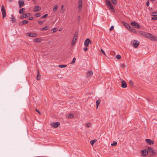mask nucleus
<instances>
[{
    "label": "nucleus",
    "instance_id": "obj_9",
    "mask_svg": "<svg viewBox=\"0 0 157 157\" xmlns=\"http://www.w3.org/2000/svg\"><path fill=\"white\" fill-rule=\"evenodd\" d=\"M27 35L30 37H35L37 36V34L33 33H27Z\"/></svg>",
    "mask_w": 157,
    "mask_h": 157
},
{
    "label": "nucleus",
    "instance_id": "obj_19",
    "mask_svg": "<svg viewBox=\"0 0 157 157\" xmlns=\"http://www.w3.org/2000/svg\"><path fill=\"white\" fill-rule=\"evenodd\" d=\"M93 75V72L92 71H88L87 73V77H89Z\"/></svg>",
    "mask_w": 157,
    "mask_h": 157
},
{
    "label": "nucleus",
    "instance_id": "obj_42",
    "mask_svg": "<svg viewBox=\"0 0 157 157\" xmlns=\"http://www.w3.org/2000/svg\"><path fill=\"white\" fill-rule=\"evenodd\" d=\"M157 19V17L156 16L153 17L152 18V20H155Z\"/></svg>",
    "mask_w": 157,
    "mask_h": 157
},
{
    "label": "nucleus",
    "instance_id": "obj_31",
    "mask_svg": "<svg viewBox=\"0 0 157 157\" xmlns=\"http://www.w3.org/2000/svg\"><path fill=\"white\" fill-rule=\"evenodd\" d=\"M74 115L72 114H70L67 116V117L69 118H71L74 117Z\"/></svg>",
    "mask_w": 157,
    "mask_h": 157
},
{
    "label": "nucleus",
    "instance_id": "obj_17",
    "mask_svg": "<svg viewBox=\"0 0 157 157\" xmlns=\"http://www.w3.org/2000/svg\"><path fill=\"white\" fill-rule=\"evenodd\" d=\"M29 21L27 20H24L20 22L19 23V25H25L28 23Z\"/></svg>",
    "mask_w": 157,
    "mask_h": 157
},
{
    "label": "nucleus",
    "instance_id": "obj_24",
    "mask_svg": "<svg viewBox=\"0 0 157 157\" xmlns=\"http://www.w3.org/2000/svg\"><path fill=\"white\" fill-rule=\"evenodd\" d=\"M58 6L56 4L55 5L53 8V11H56L58 8Z\"/></svg>",
    "mask_w": 157,
    "mask_h": 157
},
{
    "label": "nucleus",
    "instance_id": "obj_45",
    "mask_svg": "<svg viewBox=\"0 0 157 157\" xmlns=\"http://www.w3.org/2000/svg\"><path fill=\"white\" fill-rule=\"evenodd\" d=\"M86 125L88 127H89L90 126L91 124L90 123H88L86 124Z\"/></svg>",
    "mask_w": 157,
    "mask_h": 157
},
{
    "label": "nucleus",
    "instance_id": "obj_43",
    "mask_svg": "<svg viewBox=\"0 0 157 157\" xmlns=\"http://www.w3.org/2000/svg\"><path fill=\"white\" fill-rule=\"evenodd\" d=\"M101 51L104 54V55L105 56H106V54H105V53L104 51V50L102 49H101Z\"/></svg>",
    "mask_w": 157,
    "mask_h": 157
},
{
    "label": "nucleus",
    "instance_id": "obj_37",
    "mask_svg": "<svg viewBox=\"0 0 157 157\" xmlns=\"http://www.w3.org/2000/svg\"><path fill=\"white\" fill-rule=\"evenodd\" d=\"M75 60H76V58L75 57L73 59L71 63V64H73V63H74L75 62Z\"/></svg>",
    "mask_w": 157,
    "mask_h": 157
},
{
    "label": "nucleus",
    "instance_id": "obj_2",
    "mask_svg": "<svg viewBox=\"0 0 157 157\" xmlns=\"http://www.w3.org/2000/svg\"><path fill=\"white\" fill-rule=\"evenodd\" d=\"M123 25L124 26L128 29L131 31L132 32H135V29L132 28L130 25H129V24L124 22H123Z\"/></svg>",
    "mask_w": 157,
    "mask_h": 157
},
{
    "label": "nucleus",
    "instance_id": "obj_51",
    "mask_svg": "<svg viewBox=\"0 0 157 157\" xmlns=\"http://www.w3.org/2000/svg\"><path fill=\"white\" fill-rule=\"evenodd\" d=\"M36 112H37L39 113L40 114V112L38 110H37V109H36Z\"/></svg>",
    "mask_w": 157,
    "mask_h": 157
},
{
    "label": "nucleus",
    "instance_id": "obj_13",
    "mask_svg": "<svg viewBox=\"0 0 157 157\" xmlns=\"http://www.w3.org/2000/svg\"><path fill=\"white\" fill-rule=\"evenodd\" d=\"M82 7V0H78V9L79 10H81Z\"/></svg>",
    "mask_w": 157,
    "mask_h": 157
},
{
    "label": "nucleus",
    "instance_id": "obj_36",
    "mask_svg": "<svg viewBox=\"0 0 157 157\" xmlns=\"http://www.w3.org/2000/svg\"><path fill=\"white\" fill-rule=\"evenodd\" d=\"M129 83L130 86H133V83L132 80H130L129 81Z\"/></svg>",
    "mask_w": 157,
    "mask_h": 157
},
{
    "label": "nucleus",
    "instance_id": "obj_40",
    "mask_svg": "<svg viewBox=\"0 0 157 157\" xmlns=\"http://www.w3.org/2000/svg\"><path fill=\"white\" fill-rule=\"evenodd\" d=\"M48 15V14H45V15H44L43 16L41 17H40L41 19H43L44 18L46 17H47V16Z\"/></svg>",
    "mask_w": 157,
    "mask_h": 157
},
{
    "label": "nucleus",
    "instance_id": "obj_12",
    "mask_svg": "<svg viewBox=\"0 0 157 157\" xmlns=\"http://www.w3.org/2000/svg\"><path fill=\"white\" fill-rule=\"evenodd\" d=\"M145 140L146 143L149 145H152L154 144V141L151 139H146Z\"/></svg>",
    "mask_w": 157,
    "mask_h": 157
},
{
    "label": "nucleus",
    "instance_id": "obj_23",
    "mask_svg": "<svg viewBox=\"0 0 157 157\" xmlns=\"http://www.w3.org/2000/svg\"><path fill=\"white\" fill-rule=\"evenodd\" d=\"M76 40H77V39L75 38H73L72 40V43H71V44L72 45H75V44L76 41Z\"/></svg>",
    "mask_w": 157,
    "mask_h": 157
},
{
    "label": "nucleus",
    "instance_id": "obj_22",
    "mask_svg": "<svg viewBox=\"0 0 157 157\" xmlns=\"http://www.w3.org/2000/svg\"><path fill=\"white\" fill-rule=\"evenodd\" d=\"M41 78V76L40 75L39 72L38 71H37V78L36 80H39Z\"/></svg>",
    "mask_w": 157,
    "mask_h": 157
},
{
    "label": "nucleus",
    "instance_id": "obj_55",
    "mask_svg": "<svg viewBox=\"0 0 157 157\" xmlns=\"http://www.w3.org/2000/svg\"><path fill=\"white\" fill-rule=\"evenodd\" d=\"M152 1H155V0H151Z\"/></svg>",
    "mask_w": 157,
    "mask_h": 157
},
{
    "label": "nucleus",
    "instance_id": "obj_28",
    "mask_svg": "<svg viewBox=\"0 0 157 157\" xmlns=\"http://www.w3.org/2000/svg\"><path fill=\"white\" fill-rule=\"evenodd\" d=\"M78 32H76L75 33V34H74V36L73 38H75L77 39V36H78Z\"/></svg>",
    "mask_w": 157,
    "mask_h": 157
},
{
    "label": "nucleus",
    "instance_id": "obj_50",
    "mask_svg": "<svg viewBox=\"0 0 157 157\" xmlns=\"http://www.w3.org/2000/svg\"><path fill=\"white\" fill-rule=\"evenodd\" d=\"M114 28V26H111V27L110 28V29H109V31H111Z\"/></svg>",
    "mask_w": 157,
    "mask_h": 157
},
{
    "label": "nucleus",
    "instance_id": "obj_16",
    "mask_svg": "<svg viewBox=\"0 0 157 157\" xmlns=\"http://www.w3.org/2000/svg\"><path fill=\"white\" fill-rule=\"evenodd\" d=\"M121 87L123 88H125L127 87V83L124 80H123L121 82Z\"/></svg>",
    "mask_w": 157,
    "mask_h": 157
},
{
    "label": "nucleus",
    "instance_id": "obj_52",
    "mask_svg": "<svg viewBox=\"0 0 157 157\" xmlns=\"http://www.w3.org/2000/svg\"><path fill=\"white\" fill-rule=\"evenodd\" d=\"M9 2H11L12 1V0H8Z\"/></svg>",
    "mask_w": 157,
    "mask_h": 157
},
{
    "label": "nucleus",
    "instance_id": "obj_29",
    "mask_svg": "<svg viewBox=\"0 0 157 157\" xmlns=\"http://www.w3.org/2000/svg\"><path fill=\"white\" fill-rule=\"evenodd\" d=\"M12 21L13 23H14L16 21V19L15 17L13 16V15H12Z\"/></svg>",
    "mask_w": 157,
    "mask_h": 157
},
{
    "label": "nucleus",
    "instance_id": "obj_53",
    "mask_svg": "<svg viewBox=\"0 0 157 157\" xmlns=\"http://www.w3.org/2000/svg\"><path fill=\"white\" fill-rule=\"evenodd\" d=\"M89 44H92V42H91V41H90V43H89Z\"/></svg>",
    "mask_w": 157,
    "mask_h": 157
},
{
    "label": "nucleus",
    "instance_id": "obj_7",
    "mask_svg": "<svg viewBox=\"0 0 157 157\" xmlns=\"http://www.w3.org/2000/svg\"><path fill=\"white\" fill-rule=\"evenodd\" d=\"M60 125V123L58 122H52L51 124V126L54 128H57Z\"/></svg>",
    "mask_w": 157,
    "mask_h": 157
},
{
    "label": "nucleus",
    "instance_id": "obj_26",
    "mask_svg": "<svg viewBox=\"0 0 157 157\" xmlns=\"http://www.w3.org/2000/svg\"><path fill=\"white\" fill-rule=\"evenodd\" d=\"M67 66V65L60 64L58 66V67L59 68H63L66 67Z\"/></svg>",
    "mask_w": 157,
    "mask_h": 157
},
{
    "label": "nucleus",
    "instance_id": "obj_1",
    "mask_svg": "<svg viewBox=\"0 0 157 157\" xmlns=\"http://www.w3.org/2000/svg\"><path fill=\"white\" fill-rule=\"evenodd\" d=\"M139 33L145 37L149 38L151 40L155 41H157V37L155 36L154 35L150 33H145L143 31H140Z\"/></svg>",
    "mask_w": 157,
    "mask_h": 157
},
{
    "label": "nucleus",
    "instance_id": "obj_47",
    "mask_svg": "<svg viewBox=\"0 0 157 157\" xmlns=\"http://www.w3.org/2000/svg\"><path fill=\"white\" fill-rule=\"evenodd\" d=\"M83 50L84 51L86 52L88 50V48H87V47H86L83 48Z\"/></svg>",
    "mask_w": 157,
    "mask_h": 157
},
{
    "label": "nucleus",
    "instance_id": "obj_20",
    "mask_svg": "<svg viewBox=\"0 0 157 157\" xmlns=\"http://www.w3.org/2000/svg\"><path fill=\"white\" fill-rule=\"evenodd\" d=\"M26 10V9L25 8H22L21 9H20L19 10V13L20 14H23L25 12L24 11V10Z\"/></svg>",
    "mask_w": 157,
    "mask_h": 157
},
{
    "label": "nucleus",
    "instance_id": "obj_54",
    "mask_svg": "<svg viewBox=\"0 0 157 157\" xmlns=\"http://www.w3.org/2000/svg\"><path fill=\"white\" fill-rule=\"evenodd\" d=\"M78 18H80V16H78Z\"/></svg>",
    "mask_w": 157,
    "mask_h": 157
},
{
    "label": "nucleus",
    "instance_id": "obj_46",
    "mask_svg": "<svg viewBox=\"0 0 157 157\" xmlns=\"http://www.w3.org/2000/svg\"><path fill=\"white\" fill-rule=\"evenodd\" d=\"M38 23L40 25H42L43 24V22L41 21H38Z\"/></svg>",
    "mask_w": 157,
    "mask_h": 157
},
{
    "label": "nucleus",
    "instance_id": "obj_41",
    "mask_svg": "<svg viewBox=\"0 0 157 157\" xmlns=\"http://www.w3.org/2000/svg\"><path fill=\"white\" fill-rule=\"evenodd\" d=\"M52 30L54 33H55L57 31V29L56 28H54L52 29Z\"/></svg>",
    "mask_w": 157,
    "mask_h": 157
},
{
    "label": "nucleus",
    "instance_id": "obj_32",
    "mask_svg": "<svg viewBox=\"0 0 157 157\" xmlns=\"http://www.w3.org/2000/svg\"><path fill=\"white\" fill-rule=\"evenodd\" d=\"M101 102L100 100H98L96 101L97 108H98V105Z\"/></svg>",
    "mask_w": 157,
    "mask_h": 157
},
{
    "label": "nucleus",
    "instance_id": "obj_48",
    "mask_svg": "<svg viewBox=\"0 0 157 157\" xmlns=\"http://www.w3.org/2000/svg\"><path fill=\"white\" fill-rule=\"evenodd\" d=\"M146 5L147 6H148L149 5V1H148L146 3Z\"/></svg>",
    "mask_w": 157,
    "mask_h": 157
},
{
    "label": "nucleus",
    "instance_id": "obj_14",
    "mask_svg": "<svg viewBox=\"0 0 157 157\" xmlns=\"http://www.w3.org/2000/svg\"><path fill=\"white\" fill-rule=\"evenodd\" d=\"M18 4L19 7L21 8L24 5V2L23 0H20L18 2Z\"/></svg>",
    "mask_w": 157,
    "mask_h": 157
},
{
    "label": "nucleus",
    "instance_id": "obj_6",
    "mask_svg": "<svg viewBox=\"0 0 157 157\" xmlns=\"http://www.w3.org/2000/svg\"><path fill=\"white\" fill-rule=\"evenodd\" d=\"M1 12L2 14V17L3 18H4L6 16V10L4 6L3 5H2V6Z\"/></svg>",
    "mask_w": 157,
    "mask_h": 157
},
{
    "label": "nucleus",
    "instance_id": "obj_3",
    "mask_svg": "<svg viewBox=\"0 0 157 157\" xmlns=\"http://www.w3.org/2000/svg\"><path fill=\"white\" fill-rule=\"evenodd\" d=\"M106 4L109 7V9L112 11L114 10L113 6L111 4L110 0H106Z\"/></svg>",
    "mask_w": 157,
    "mask_h": 157
},
{
    "label": "nucleus",
    "instance_id": "obj_18",
    "mask_svg": "<svg viewBox=\"0 0 157 157\" xmlns=\"http://www.w3.org/2000/svg\"><path fill=\"white\" fill-rule=\"evenodd\" d=\"M41 10V8L40 6H36L35 7L34 11V12H37L40 11Z\"/></svg>",
    "mask_w": 157,
    "mask_h": 157
},
{
    "label": "nucleus",
    "instance_id": "obj_5",
    "mask_svg": "<svg viewBox=\"0 0 157 157\" xmlns=\"http://www.w3.org/2000/svg\"><path fill=\"white\" fill-rule=\"evenodd\" d=\"M131 25L136 29H138L140 27V25L135 21L132 22L131 23Z\"/></svg>",
    "mask_w": 157,
    "mask_h": 157
},
{
    "label": "nucleus",
    "instance_id": "obj_35",
    "mask_svg": "<svg viewBox=\"0 0 157 157\" xmlns=\"http://www.w3.org/2000/svg\"><path fill=\"white\" fill-rule=\"evenodd\" d=\"M116 58L117 59H120L121 58V56L120 55H117L116 56Z\"/></svg>",
    "mask_w": 157,
    "mask_h": 157
},
{
    "label": "nucleus",
    "instance_id": "obj_38",
    "mask_svg": "<svg viewBox=\"0 0 157 157\" xmlns=\"http://www.w3.org/2000/svg\"><path fill=\"white\" fill-rule=\"evenodd\" d=\"M153 16H157V12H154L152 13Z\"/></svg>",
    "mask_w": 157,
    "mask_h": 157
},
{
    "label": "nucleus",
    "instance_id": "obj_44",
    "mask_svg": "<svg viewBox=\"0 0 157 157\" xmlns=\"http://www.w3.org/2000/svg\"><path fill=\"white\" fill-rule=\"evenodd\" d=\"M125 67V65L124 64H122L121 66V68H124Z\"/></svg>",
    "mask_w": 157,
    "mask_h": 157
},
{
    "label": "nucleus",
    "instance_id": "obj_21",
    "mask_svg": "<svg viewBox=\"0 0 157 157\" xmlns=\"http://www.w3.org/2000/svg\"><path fill=\"white\" fill-rule=\"evenodd\" d=\"M41 41H42V40L39 38L34 39L33 40L34 42H38V43L40 42Z\"/></svg>",
    "mask_w": 157,
    "mask_h": 157
},
{
    "label": "nucleus",
    "instance_id": "obj_30",
    "mask_svg": "<svg viewBox=\"0 0 157 157\" xmlns=\"http://www.w3.org/2000/svg\"><path fill=\"white\" fill-rule=\"evenodd\" d=\"M49 28V27L48 26H46L42 28L41 29V30L43 31L44 30H47Z\"/></svg>",
    "mask_w": 157,
    "mask_h": 157
},
{
    "label": "nucleus",
    "instance_id": "obj_8",
    "mask_svg": "<svg viewBox=\"0 0 157 157\" xmlns=\"http://www.w3.org/2000/svg\"><path fill=\"white\" fill-rule=\"evenodd\" d=\"M141 155L144 156L145 157L148 154V149H145L143 150H142L141 152Z\"/></svg>",
    "mask_w": 157,
    "mask_h": 157
},
{
    "label": "nucleus",
    "instance_id": "obj_34",
    "mask_svg": "<svg viewBox=\"0 0 157 157\" xmlns=\"http://www.w3.org/2000/svg\"><path fill=\"white\" fill-rule=\"evenodd\" d=\"M117 143L116 142L114 141L113 142V144H111V146H115L117 145Z\"/></svg>",
    "mask_w": 157,
    "mask_h": 157
},
{
    "label": "nucleus",
    "instance_id": "obj_25",
    "mask_svg": "<svg viewBox=\"0 0 157 157\" xmlns=\"http://www.w3.org/2000/svg\"><path fill=\"white\" fill-rule=\"evenodd\" d=\"M64 7V6L63 5H62L61 6V12L63 13H64L65 11V10L63 9Z\"/></svg>",
    "mask_w": 157,
    "mask_h": 157
},
{
    "label": "nucleus",
    "instance_id": "obj_39",
    "mask_svg": "<svg viewBox=\"0 0 157 157\" xmlns=\"http://www.w3.org/2000/svg\"><path fill=\"white\" fill-rule=\"evenodd\" d=\"M113 2V3L114 4L116 5L117 3V2L116 0H111Z\"/></svg>",
    "mask_w": 157,
    "mask_h": 157
},
{
    "label": "nucleus",
    "instance_id": "obj_49",
    "mask_svg": "<svg viewBox=\"0 0 157 157\" xmlns=\"http://www.w3.org/2000/svg\"><path fill=\"white\" fill-rule=\"evenodd\" d=\"M29 19L30 20H32L33 19V17H30L29 18Z\"/></svg>",
    "mask_w": 157,
    "mask_h": 157
},
{
    "label": "nucleus",
    "instance_id": "obj_33",
    "mask_svg": "<svg viewBox=\"0 0 157 157\" xmlns=\"http://www.w3.org/2000/svg\"><path fill=\"white\" fill-rule=\"evenodd\" d=\"M41 15V13H38L35 14V16L36 17H40Z\"/></svg>",
    "mask_w": 157,
    "mask_h": 157
},
{
    "label": "nucleus",
    "instance_id": "obj_4",
    "mask_svg": "<svg viewBox=\"0 0 157 157\" xmlns=\"http://www.w3.org/2000/svg\"><path fill=\"white\" fill-rule=\"evenodd\" d=\"M148 152L151 154V155L153 156L155 155V152L154 150L151 147L147 148Z\"/></svg>",
    "mask_w": 157,
    "mask_h": 157
},
{
    "label": "nucleus",
    "instance_id": "obj_15",
    "mask_svg": "<svg viewBox=\"0 0 157 157\" xmlns=\"http://www.w3.org/2000/svg\"><path fill=\"white\" fill-rule=\"evenodd\" d=\"M90 43V39L89 38L86 39L84 41V45L86 47L89 46V44Z\"/></svg>",
    "mask_w": 157,
    "mask_h": 157
},
{
    "label": "nucleus",
    "instance_id": "obj_11",
    "mask_svg": "<svg viewBox=\"0 0 157 157\" xmlns=\"http://www.w3.org/2000/svg\"><path fill=\"white\" fill-rule=\"evenodd\" d=\"M31 15V13H27L24 14L23 15H21L20 16V18L21 19H23L27 17H29Z\"/></svg>",
    "mask_w": 157,
    "mask_h": 157
},
{
    "label": "nucleus",
    "instance_id": "obj_10",
    "mask_svg": "<svg viewBox=\"0 0 157 157\" xmlns=\"http://www.w3.org/2000/svg\"><path fill=\"white\" fill-rule=\"evenodd\" d=\"M139 42H138L137 40H134V41L132 42L133 47L135 48L138 47L139 44Z\"/></svg>",
    "mask_w": 157,
    "mask_h": 157
},
{
    "label": "nucleus",
    "instance_id": "obj_27",
    "mask_svg": "<svg viewBox=\"0 0 157 157\" xmlns=\"http://www.w3.org/2000/svg\"><path fill=\"white\" fill-rule=\"evenodd\" d=\"M97 141V140H91L90 141V144L93 146L94 144V143L96 142Z\"/></svg>",
    "mask_w": 157,
    "mask_h": 157
}]
</instances>
